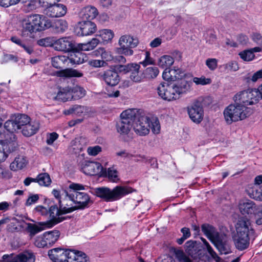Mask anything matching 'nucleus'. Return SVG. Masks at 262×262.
Masks as SVG:
<instances>
[{"mask_svg":"<svg viewBox=\"0 0 262 262\" xmlns=\"http://www.w3.org/2000/svg\"><path fill=\"white\" fill-rule=\"evenodd\" d=\"M192 83L186 80L176 82H161L157 88L159 96L163 100L171 101L180 98L183 94L189 92Z\"/></svg>","mask_w":262,"mask_h":262,"instance_id":"1","label":"nucleus"},{"mask_svg":"<svg viewBox=\"0 0 262 262\" xmlns=\"http://www.w3.org/2000/svg\"><path fill=\"white\" fill-rule=\"evenodd\" d=\"M51 26V21L43 15H28L22 22V36L31 37L34 33L44 31Z\"/></svg>","mask_w":262,"mask_h":262,"instance_id":"2","label":"nucleus"},{"mask_svg":"<svg viewBox=\"0 0 262 262\" xmlns=\"http://www.w3.org/2000/svg\"><path fill=\"white\" fill-rule=\"evenodd\" d=\"M235 228L236 233L233 240L236 248L239 250L247 249L249 246L250 239L254 234L250 220L245 217L239 218L236 224Z\"/></svg>","mask_w":262,"mask_h":262,"instance_id":"3","label":"nucleus"},{"mask_svg":"<svg viewBox=\"0 0 262 262\" xmlns=\"http://www.w3.org/2000/svg\"><path fill=\"white\" fill-rule=\"evenodd\" d=\"M48 255L53 262H90L84 252L77 250L56 248L50 250Z\"/></svg>","mask_w":262,"mask_h":262,"instance_id":"4","label":"nucleus"},{"mask_svg":"<svg viewBox=\"0 0 262 262\" xmlns=\"http://www.w3.org/2000/svg\"><path fill=\"white\" fill-rule=\"evenodd\" d=\"M64 212H72L76 210H83L93 204L91 196L87 193H76L73 191L69 196L61 201Z\"/></svg>","mask_w":262,"mask_h":262,"instance_id":"5","label":"nucleus"},{"mask_svg":"<svg viewBox=\"0 0 262 262\" xmlns=\"http://www.w3.org/2000/svg\"><path fill=\"white\" fill-rule=\"evenodd\" d=\"M134 191L135 190L130 187L122 186H117L113 189L106 187L95 189L96 196L106 202L119 200Z\"/></svg>","mask_w":262,"mask_h":262,"instance_id":"6","label":"nucleus"},{"mask_svg":"<svg viewBox=\"0 0 262 262\" xmlns=\"http://www.w3.org/2000/svg\"><path fill=\"white\" fill-rule=\"evenodd\" d=\"M251 113L252 110L250 107H245L236 102L227 106L223 112L225 120L228 124L244 120Z\"/></svg>","mask_w":262,"mask_h":262,"instance_id":"7","label":"nucleus"},{"mask_svg":"<svg viewBox=\"0 0 262 262\" xmlns=\"http://www.w3.org/2000/svg\"><path fill=\"white\" fill-rule=\"evenodd\" d=\"M136 109H128L124 111L120 114V119L116 124L118 133L121 135H127L133 128V123L137 117Z\"/></svg>","mask_w":262,"mask_h":262,"instance_id":"8","label":"nucleus"},{"mask_svg":"<svg viewBox=\"0 0 262 262\" xmlns=\"http://www.w3.org/2000/svg\"><path fill=\"white\" fill-rule=\"evenodd\" d=\"M234 102L245 107L256 104L259 100L256 89H248L237 93L233 97Z\"/></svg>","mask_w":262,"mask_h":262,"instance_id":"9","label":"nucleus"},{"mask_svg":"<svg viewBox=\"0 0 262 262\" xmlns=\"http://www.w3.org/2000/svg\"><path fill=\"white\" fill-rule=\"evenodd\" d=\"M44 14L50 17H60L64 16L67 12V7L61 4L44 2L42 4Z\"/></svg>","mask_w":262,"mask_h":262,"instance_id":"10","label":"nucleus"},{"mask_svg":"<svg viewBox=\"0 0 262 262\" xmlns=\"http://www.w3.org/2000/svg\"><path fill=\"white\" fill-rule=\"evenodd\" d=\"M68 213L62 211L60 206L58 208L56 205L51 206L48 210L50 220L41 222V224L45 225L48 228H51L64 220L66 218L62 215Z\"/></svg>","mask_w":262,"mask_h":262,"instance_id":"11","label":"nucleus"},{"mask_svg":"<svg viewBox=\"0 0 262 262\" xmlns=\"http://www.w3.org/2000/svg\"><path fill=\"white\" fill-rule=\"evenodd\" d=\"M149 118L146 116L138 117L137 114L136 119L133 123V129L135 132L140 136H145L149 132Z\"/></svg>","mask_w":262,"mask_h":262,"instance_id":"12","label":"nucleus"},{"mask_svg":"<svg viewBox=\"0 0 262 262\" xmlns=\"http://www.w3.org/2000/svg\"><path fill=\"white\" fill-rule=\"evenodd\" d=\"M54 49L56 51L69 52L76 49V47L70 37H62L54 41Z\"/></svg>","mask_w":262,"mask_h":262,"instance_id":"13","label":"nucleus"},{"mask_svg":"<svg viewBox=\"0 0 262 262\" xmlns=\"http://www.w3.org/2000/svg\"><path fill=\"white\" fill-rule=\"evenodd\" d=\"M187 112L190 119L196 124L200 123L204 117V110L199 103H193L187 107Z\"/></svg>","mask_w":262,"mask_h":262,"instance_id":"14","label":"nucleus"},{"mask_svg":"<svg viewBox=\"0 0 262 262\" xmlns=\"http://www.w3.org/2000/svg\"><path fill=\"white\" fill-rule=\"evenodd\" d=\"M102 166L98 162L86 161L82 167V171L87 175L95 176L100 173Z\"/></svg>","mask_w":262,"mask_h":262,"instance_id":"15","label":"nucleus"},{"mask_svg":"<svg viewBox=\"0 0 262 262\" xmlns=\"http://www.w3.org/2000/svg\"><path fill=\"white\" fill-rule=\"evenodd\" d=\"M79 31L78 33L81 36H88L94 33L97 29L96 24L91 20L82 21L79 23Z\"/></svg>","mask_w":262,"mask_h":262,"instance_id":"16","label":"nucleus"},{"mask_svg":"<svg viewBox=\"0 0 262 262\" xmlns=\"http://www.w3.org/2000/svg\"><path fill=\"white\" fill-rule=\"evenodd\" d=\"M201 248L200 244L195 241H189L185 244L186 252L194 259H196L201 255Z\"/></svg>","mask_w":262,"mask_h":262,"instance_id":"17","label":"nucleus"},{"mask_svg":"<svg viewBox=\"0 0 262 262\" xmlns=\"http://www.w3.org/2000/svg\"><path fill=\"white\" fill-rule=\"evenodd\" d=\"M101 77L107 85L111 86L117 85L120 81L118 73L112 70L104 71Z\"/></svg>","mask_w":262,"mask_h":262,"instance_id":"18","label":"nucleus"},{"mask_svg":"<svg viewBox=\"0 0 262 262\" xmlns=\"http://www.w3.org/2000/svg\"><path fill=\"white\" fill-rule=\"evenodd\" d=\"M28 160L24 155H17L11 163L10 168L11 170L16 171L22 170L26 167Z\"/></svg>","mask_w":262,"mask_h":262,"instance_id":"19","label":"nucleus"},{"mask_svg":"<svg viewBox=\"0 0 262 262\" xmlns=\"http://www.w3.org/2000/svg\"><path fill=\"white\" fill-rule=\"evenodd\" d=\"M130 69L128 73H130V79L134 82L139 83L143 81L144 76L143 73L140 72V66L137 63H132L130 66Z\"/></svg>","mask_w":262,"mask_h":262,"instance_id":"20","label":"nucleus"},{"mask_svg":"<svg viewBox=\"0 0 262 262\" xmlns=\"http://www.w3.org/2000/svg\"><path fill=\"white\" fill-rule=\"evenodd\" d=\"M98 14L97 9L91 6H88L82 8L80 12V16L82 19L92 20L96 18Z\"/></svg>","mask_w":262,"mask_h":262,"instance_id":"21","label":"nucleus"},{"mask_svg":"<svg viewBox=\"0 0 262 262\" xmlns=\"http://www.w3.org/2000/svg\"><path fill=\"white\" fill-rule=\"evenodd\" d=\"M39 128V124L37 121H29L21 128L22 134L26 136H31L37 133Z\"/></svg>","mask_w":262,"mask_h":262,"instance_id":"22","label":"nucleus"},{"mask_svg":"<svg viewBox=\"0 0 262 262\" xmlns=\"http://www.w3.org/2000/svg\"><path fill=\"white\" fill-rule=\"evenodd\" d=\"M255 204L250 200H243L239 204V209L243 214L252 213L255 211Z\"/></svg>","mask_w":262,"mask_h":262,"instance_id":"23","label":"nucleus"},{"mask_svg":"<svg viewBox=\"0 0 262 262\" xmlns=\"http://www.w3.org/2000/svg\"><path fill=\"white\" fill-rule=\"evenodd\" d=\"M118 43L120 47L135 48L138 44V40L130 35H124L120 37Z\"/></svg>","mask_w":262,"mask_h":262,"instance_id":"24","label":"nucleus"},{"mask_svg":"<svg viewBox=\"0 0 262 262\" xmlns=\"http://www.w3.org/2000/svg\"><path fill=\"white\" fill-rule=\"evenodd\" d=\"M56 75L60 77H81L83 76L82 73L73 69H66L56 72Z\"/></svg>","mask_w":262,"mask_h":262,"instance_id":"25","label":"nucleus"},{"mask_svg":"<svg viewBox=\"0 0 262 262\" xmlns=\"http://www.w3.org/2000/svg\"><path fill=\"white\" fill-rule=\"evenodd\" d=\"M52 64L56 69H60L65 66H69V57L64 55H58L52 58Z\"/></svg>","mask_w":262,"mask_h":262,"instance_id":"26","label":"nucleus"},{"mask_svg":"<svg viewBox=\"0 0 262 262\" xmlns=\"http://www.w3.org/2000/svg\"><path fill=\"white\" fill-rule=\"evenodd\" d=\"M54 31L58 34H61L66 32L68 29V22L62 19L55 20L52 26Z\"/></svg>","mask_w":262,"mask_h":262,"instance_id":"27","label":"nucleus"},{"mask_svg":"<svg viewBox=\"0 0 262 262\" xmlns=\"http://www.w3.org/2000/svg\"><path fill=\"white\" fill-rule=\"evenodd\" d=\"M41 223V222H39L38 225L31 223L27 224L26 230L29 233V236L31 238L46 228H48L45 225H42Z\"/></svg>","mask_w":262,"mask_h":262,"instance_id":"28","label":"nucleus"},{"mask_svg":"<svg viewBox=\"0 0 262 262\" xmlns=\"http://www.w3.org/2000/svg\"><path fill=\"white\" fill-rule=\"evenodd\" d=\"M86 57L85 55L81 52H73L69 57V63L71 65L81 64L84 62Z\"/></svg>","mask_w":262,"mask_h":262,"instance_id":"29","label":"nucleus"},{"mask_svg":"<svg viewBox=\"0 0 262 262\" xmlns=\"http://www.w3.org/2000/svg\"><path fill=\"white\" fill-rule=\"evenodd\" d=\"M43 234L48 247L55 244L57 241L60 236V232L58 230L46 232Z\"/></svg>","mask_w":262,"mask_h":262,"instance_id":"30","label":"nucleus"},{"mask_svg":"<svg viewBox=\"0 0 262 262\" xmlns=\"http://www.w3.org/2000/svg\"><path fill=\"white\" fill-rule=\"evenodd\" d=\"M47 1H23L22 9L26 13L33 11L36 8L41 7L42 4Z\"/></svg>","mask_w":262,"mask_h":262,"instance_id":"31","label":"nucleus"},{"mask_svg":"<svg viewBox=\"0 0 262 262\" xmlns=\"http://www.w3.org/2000/svg\"><path fill=\"white\" fill-rule=\"evenodd\" d=\"M114 34L111 30L103 29L99 31V34L97 35L101 38L100 43L105 44L111 41L114 37Z\"/></svg>","mask_w":262,"mask_h":262,"instance_id":"32","label":"nucleus"},{"mask_svg":"<svg viewBox=\"0 0 262 262\" xmlns=\"http://www.w3.org/2000/svg\"><path fill=\"white\" fill-rule=\"evenodd\" d=\"M100 40L97 38H93L90 41L85 43L78 45V48L82 51H90L94 49L100 43Z\"/></svg>","mask_w":262,"mask_h":262,"instance_id":"33","label":"nucleus"},{"mask_svg":"<svg viewBox=\"0 0 262 262\" xmlns=\"http://www.w3.org/2000/svg\"><path fill=\"white\" fill-rule=\"evenodd\" d=\"M174 62V59L169 55H163L158 60V66L162 68H169Z\"/></svg>","mask_w":262,"mask_h":262,"instance_id":"34","label":"nucleus"},{"mask_svg":"<svg viewBox=\"0 0 262 262\" xmlns=\"http://www.w3.org/2000/svg\"><path fill=\"white\" fill-rule=\"evenodd\" d=\"M14 118L18 129L23 128L30 121V117L25 114H18Z\"/></svg>","mask_w":262,"mask_h":262,"instance_id":"35","label":"nucleus"},{"mask_svg":"<svg viewBox=\"0 0 262 262\" xmlns=\"http://www.w3.org/2000/svg\"><path fill=\"white\" fill-rule=\"evenodd\" d=\"M17 255L18 262H34L35 257L33 253L25 251Z\"/></svg>","mask_w":262,"mask_h":262,"instance_id":"36","label":"nucleus"},{"mask_svg":"<svg viewBox=\"0 0 262 262\" xmlns=\"http://www.w3.org/2000/svg\"><path fill=\"white\" fill-rule=\"evenodd\" d=\"M69 189H70L69 191H65V193L63 194V196H65V198L69 196V195L73 193V191H75L76 193H81L80 190H85V186H84L81 184L72 183L69 186Z\"/></svg>","mask_w":262,"mask_h":262,"instance_id":"37","label":"nucleus"},{"mask_svg":"<svg viewBox=\"0 0 262 262\" xmlns=\"http://www.w3.org/2000/svg\"><path fill=\"white\" fill-rule=\"evenodd\" d=\"M94 53L95 55L97 56H100L103 61H111L113 59V57L111 52L105 50L103 48H98L94 52Z\"/></svg>","mask_w":262,"mask_h":262,"instance_id":"38","label":"nucleus"},{"mask_svg":"<svg viewBox=\"0 0 262 262\" xmlns=\"http://www.w3.org/2000/svg\"><path fill=\"white\" fill-rule=\"evenodd\" d=\"M202 231L210 240L217 232L216 229L213 226L209 224L202 225Z\"/></svg>","mask_w":262,"mask_h":262,"instance_id":"39","label":"nucleus"},{"mask_svg":"<svg viewBox=\"0 0 262 262\" xmlns=\"http://www.w3.org/2000/svg\"><path fill=\"white\" fill-rule=\"evenodd\" d=\"M72 97L70 90L63 89L57 93L56 99L58 100L67 101L72 100Z\"/></svg>","mask_w":262,"mask_h":262,"instance_id":"40","label":"nucleus"},{"mask_svg":"<svg viewBox=\"0 0 262 262\" xmlns=\"http://www.w3.org/2000/svg\"><path fill=\"white\" fill-rule=\"evenodd\" d=\"M159 73V69L156 67L147 68L143 72L144 78L153 79L156 78Z\"/></svg>","mask_w":262,"mask_h":262,"instance_id":"41","label":"nucleus"},{"mask_svg":"<svg viewBox=\"0 0 262 262\" xmlns=\"http://www.w3.org/2000/svg\"><path fill=\"white\" fill-rule=\"evenodd\" d=\"M72 93V99H78L84 97L85 95V91L79 86H74L70 90Z\"/></svg>","mask_w":262,"mask_h":262,"instance_id":"42","label":"nucleus"},{"mask_svg":"<svg viewBox=\"0 0 262 262\" xmlns=\"http://www.w3.org/2000/svg\"><path fill=\"white\" fill-rule=\"evenodd\" d=\"M221 68L223 69V71L225 73L236 71L239 69L238 63L235 61H230L221 66Z\"/></svg>","mask_w":262,"mask_h":262,"instance_id":"43","label":"nucleus"},{"mask_svg":"<svg viewBox=\"0 0 262 262\" xmlns=\"http://www.w3.org/2000/svg\"><path fill=\"white\" fill-rule=\"evenodd\" d=\"M86 111L85 107L81 105H74L70 108L69 110L64 111L66 115L75 114L76 115L80 116Z\"/></svg>","mask_w":262,"mask_h":262,"instance_id":"44","label":"nucleus"},{"mask_svg":"<svg viewBox=\"0 0 262 262\" xmlns=\"http://www.w3.org/2000/svg\"><path fill=\"white\" fill-rule=\"evenodd\" d=\"M106 176L109 181L112 182L117 183L120 180L118 172L114 167H110L107 169Z\"/></svg>","mask_w":262,"mask_h":262,"instance_id":"45","label":"nucleus"},{"mask_svg":"<svg viewBox=\"0 0 262 262\" xmlns=\"http://www.w3.org/2000/svg\"><path fill=\"white\" fill-rule=\"evenodd\" d=\"M36 179V182L41 186H47L51 182L50 176L47 173L39 174Z\"/></svg>","mask_w":262,"mask_h":262,"instance_id":"46","label":"nucleus"},{"mask_svg":"<svg viewBox=\"0 0 262 262\" xmlns=\"http://www.w3.org/2000/svg\"><path fill=\"white\" fill-rule=\"evenodd\" d=\"M82 148L83 145L80 143L79 138H75L71 141L70 148L71 152L78 154L82 150Z\"/></svg>","mask_w":262,"mask_h":262,"instance_id":"47","label":"nucleus"},{"mask_svg":"<svg viewBox=\"0 0 262 262\" xmlns=\"http://www.w3.org/2000/svg\"><path fill=\"white\" fill-rule=\"evenodd\" d=\"M210 241L213 243L214 246H216L218 244H220L226 242L227 236L224 233H219L217 231Z\"/></svg>","mask_w":262,"mask_h":262,"instance_id":"48","label":"nucleus"},{"mask_svg":"<svg viewBox=\"0 0 262 262\" xmlns=\"http://www.w3.org/2000/svg\"><path fill=\"white\" fill-rule=\"evenodd\" d=\"M4 128L11 133L18 130V126H17L15 118L7 120L4 124Z\"/></svg>","mask_w":262,"mask_h":262,"instance_id":"49","label":"nucleus"},{"mask_svg":"<svg viewBox=\"0 0 262 262\" xmlns=\"http://www.w3.org/2000/svg\"><path fill=\"white\" fill-rule=\"evenodd\" d=\"M201 240L203 242L204 246H205L206 248L207 249V250L208 252L209 253V254L212 256V257L216 261L219 262L221 260L220 257L217 255V254L213 251L209 244L207 242V241L202 237Z\"/></svg>","mask_w":262,"mask_h":262,"instance_id":"50","label":"nucleus"},{"mask_svg":"<svg viewBox=\"0 0 262 262\" xmlns=\"http://www.w3.org/2000/svg\"><path fill=\"white\" fill-rule=\"evenodd\" d=\"M170 72L172 76V81L176 82V80L180 79L183 80L182 78L185 75L184 72L180 69H170Z\"/></svg>","mask_w":262,"mask_h":262,"instance_id":"51","label":"nucleus"},{"mask_svg":"<svg viewBox=\"0 0 262 262\" xmlns=\"http://www.w3.org/2000/svg\"><path fill=\"white\" fill-rule=\"evenodd\" d=\"M239 55L243 60L246 61H251L255 57L253 51L250 50H245L240 52Z\"/></svg>","mask_w":262,"mask_h":262,"instance_id":"52","label":"nucleus"},{"mask_svg":"<svg viewBox=\"0 0 262 262\" xmlns=\"http://www.w3.org/2000/svg\"><path fill=\"white\" fill-rule=\"evenodd\" d=\"M221 254H227L231 252L230 246L227 241L215 246Z\"/></svg>","mask_w":262,"mask_h":262,"instance_id":"53","label":"nucleus"},{"mask_svg":"<svg viewBox=\"0 0 262 262\" xmlns=\"http://www.w3.org/2000/svg\"><path fill=\"white\" fill-rule=\"evenodd\" d=\"M34 245L38 248H48V246L45 238L44 234L37 236L35 238Z\"/></svg>","mask_w":262,"mask_h":262,"instance_id":"54","label":"nucleus"},{"mask_svg":"<svg viewBox=\"0 0 262 262\" xmlns=\"http://www.w3.org/2000/svg\"><path fill=\"white\" fill-rule=\"evenodd\" d=\"M150 128L154 134H158L160 132V125L157 118L152 119V120H149Z\"/></svg>","mask_w":262,"mask_h":262,"instance_id":"55","label":"nucleus"},{"mask_svg":"<svg viewBox=\"0 0 262 262\" xmlns=\"http://www.w3.org/2000/svg\"><path fill=\"white\" fill-rule=\"evenodd\" d=\"M251 194L253 199L258 201H262V186L255 187Z\"/></svg>","mask_w":262,"mask_h":262,"instance_id":"56","label":"nucleus"},{"mask_svg":"<svg viewBox=\"0 0 262 262\" xmlns=\"http://www.w3.org/2000/svg\"><path fill=\"white\" fill-rule=\"evenodd\" d=\"M53 38L47 37L42 38L38 41V44L41 46L44 47H51L54 48V41Z\"/></svg>","mask_w":262,"mask_h":262,"instance_id":"57","label":"nucleus"},{"mask_svg":"<svg viewBox=\"0 0 262 262\" xmlns=\"http://www.w3.org/2000/svg\"><path fill=\"white\" fill-rule=\"evenodd\" d=\"M102 151V147L99 145L90 146L87 149L88 154L92 156H96Z\"/></svg>","mask_w":262,"mask_h":262,"instance_id":"58","label":"nucleus"},{"mask_svg":"<svg viewBox=\"0 0 262 262\" xmlns=\"http://www.w3.org/2000/svg\"><path fill=\"white\" fill-rule=\"evenodd\" d=\"M65 191H67L66 190H64L63 191L62 193H60V192L56 189H53L52 191V194L58 200V203L59 205L61 208H62L61 206V201L63 200L65 196H63V194L65 193ZM62 210L64 211L63 209V208H61Z\"/></svg>","mask_w":262,"mask_h":262,"instance_id":"59","label":"nucleus"},{"mask_svg":"<svg viewBox=\"0 0 262 262\" xmlns=\"http://www.w3.org/2000/svg\"><path fill=\"white\" fill-rule=\"evenodd\" d=\"M0 262H18L17 255L14 254H5Z\"/></svg>","mask_w":262,"mask_h":262,"instance_id":"60","label":"nucleus"},{"mask_svg":"<svg viewBox=\"0 0 262 262\" xmlns=\"http://www.w3.org/2000/svg\"><path fill=\"white\" fill-rule=\"evenodd\" d=\"M193 82L196 85H206L210 83L211 80L209 78H206L205 77H201L200 78L194 77L193 78Z\"/></svg>","mask_w":262,"mask_h":262,"instance_id":"61","label":"nucleus"},{"mask_svg":"<svg viewBox=\"0 0 262 262\" xmlns=\"http://www.w3.org/2000/svg\"><path fill=\"white\" fill-rule=\"evenodd\" d=\"M130 47H120L118 48L117 50V52L119 54H124L125 56H130L133 54V50L130 49Z\"/></svg>","mask_w":262,"mask_h":262,"instance_id":"62","label":"nucleus"},{"mask_svg":"<svg viewBox=\"0 0 262 262\" xmlns=\"http://www.w3.org/2000/svg\"><path fill=\"white\" fill-rule=\"evenodd\" d=\"M206 64L211 71L214 70L217 66V60L215 58H208L206 61Z\"/></svg>","mask_w":262,"mask_h":262,"instance_id":"63","label":"nucleus"},{"mask_svg":"<svg viewBox=\"0 0 262 262\" xmlns=\"http://www.w3.org/2000/svg\"><path fill=\"white\" fill-rule=\"evenodd\" d=\"M7 146L0 143V162H4L8 157V153L5 151Z\"/></svg>","mask_w":262,"mask_h":262,"instance_id":"64","label":"nucleus"}]
</instances>
